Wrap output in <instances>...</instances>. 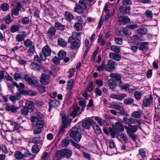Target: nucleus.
I'll return each instance as SVG.
<instances>
[{
  "label": "nucleus",
  "instance_id": "nucleus-1",
  "mask_svg": "<svg viewBox=\"0 0 160 160\" xmlns=\"http://www.w3.org/2000/svg\"><path fill=\"white\" fill-rule=\"evenodd\" d=\"M84 129L83 127L78 126L74 127L69 132L71 137L76 142H79L81 138L82 135L81 132H83Z\"/></svg>",
  "mask_w": 160,
  "mask_h": 160
},
{
  "label": "nucleus",
  "instance_id": "nucleus-2",
  "mask_svg": "<svg viewBox=\"0 0 160 160\" xmlns=\"http://www.w3.org/2000/svg\"><path fill=\"white\" fill-rule=\"evenodd\" d=\"M110 76L112 78L111 80L112 82H110L109 83V86L111 89L114 91V88L117 86L118 83L119 84L122 83L121 79V77L120 74L114 73H111Z\"/></svg>",
  "mask_w": 160,
  "mask_h": 160
},
{
  "label": "nucleus",
  "instance_id": "nucleus-3",
  "mask_svg": "<svg viewBox=\"0 0 160 160\" xmlns=\"http://www.w3.org/2000/svg\"><path fill=\"white\" fill-rule=\"evenodd\" d=\"M51 73L50 71H46L42 74L40 82L42 84L46 85L50 83L51 81Z\"/></svg>",
  "mask_w": 160,
  "mask_h": 160
},
{
  "label": "nucleus",
  "instance_id": "nucleus-4",
  "mask_svg": "<svg viewBox=\"0 0 160 160\" xmlns=\"http://www.w3.org/2000/svg\"><path fill=\"white\" fill-rule=\"evenodd\" d=\"M68 42L71 43V48L72 49H78L80 46V41L77 38L71 36L69 37Z\"/></svg>",
  "mask_w": 160,
  "mask_h": 160
},
{
  "label": "nucleus",
  "instance_id": "nucleus-5",
  "mask_svg": "<svg viewBox=\"0 0 160 160\" xmlns=\"http://www.w3.org/2000/svg\"><path fill=\"white\" fill-rule=\"evenodd\" d=\"M51 50L50 47L48 45L45 46L42 49V52L40 54V58L43 61L46 59L47 57L50 55Z\"/></svg>",
  "mask_w": 160,
  "mask_h": 160
},
{
  "label": "nucleus",
  "instance_id": "nucleus-6",
  "mask_svg": "<svg viewBox=\"0 0 160 160\" xmlns=\"http://www.w3.org/2000/svg\"><path fill=\"white\" fill-rule=\"evenodd\" d=\"M86 4L84 1L83 0H80L78 2V4L76 5L74 11L79 14L82 13L83 9H86Z\"/></svg>",
  "mask_w": 160,
  "mask_h": 160
},
{
  "label": "nucleus",
  "instance_id": "nucleus-7",
  "mask_svg": "<svg viewBox=\"0 0 160 160\" xmlns=\"http://www.w3.org/2000/svg\"><path fill=\"white\" fill-rule=\"evenodd\" d=\"M24 79L32 87H36L38 85V80L34 77H29L27 74H25L24 75Z\"/></svg>",
  "mask_w": 160,
  "mask_h": 160
},
{
  "label": "nucleus",
  "instance_id": "nucleus-8",
  "mask_svg": "<svg viewBox=\"0 0 160 160\" xmlns=\"http://www.w3.org/2000/svg\"><path fill=\"white\" fill-rule=\"evenodd\" d=\"M109 5L107 3H106L103 8L104 11L106 14L105 18V21H107L108 19L112 16L114 14V11L109 12Z\"/></svg>",
  "mask_w": 160,
  "mask_h": 160
},
{
  "label": "nucleus",
  "instance_id": "nucleus-9",
  "mask_svg": "<svg viewBox=\"0 0 160 160\" xmlns=\"http://www.w3.org/2000/svg\"><path fill=\"white\" fill-rule=\"evenodd\" d=\"M115 63L112 60H108L107 64L105 66V70L108 72H112L115 69Z\"/></svg>",
  "mask_w": 160,
  "mask_h": 160
},
{
  "label": "nucleus",
  "instance_id": "nucleus-10",
  "mask_svg": "<svg viewBox=\"0 0 160 160\" xmlns=\"http://www.w3.org/2000/svg\"><path fill=\"white\" fill-rule=\"evenodd\" d=\"M62 116V127L61 128L59 132L61 133L62 132H63L65 128L68 127L67 120L68 119V117L64 113H62L61 114Z\"/></svg>",
  "mask_w": 160,
  "mask_h": 160
},
{
  "label": "nucleus",
  "instance_id": "nucleus-11",
  "mask_svg": "<svg viewBox=\"0 0 160 160\" xmlns=\"http://www.w3.org/2000/svg\"><path fill=\"white\" fill-rule=\"evenodd\" d=\"M118 22L120 23V24L122 25L126 24L128 23L129 22L130 20L127 16H120L119 14H118Z\"/></svg>",
  "mask_w": 160,
  "mask_h": 160
},
{
  "label": "nucleus",
  "instance_id": "nucleus-12",
  "mask_svg": "<svg viewBox=\"0 0 160 160\" xmlns=\"http://www.w3.org/2000/svg\"><path fill=\"white\" fill-rule=\"evenodd\" d=\"M93 123V121L92 119L89 118H88L82 122L83 128L86 129H89Z\"/></svg>",
  "mask_w": 160,
  "mask_h": 160
},
{
  "label": "nucleus",
  "instance_id": "nucleus-13",
  "mask_svg": "<svg viewBox=\"0 0 160 160\" xmlns=\"http://www.w3.org/2000/svg\"><path fill=\"white\" fill-rule=\"evenodd\" d=\"M118 86L121 89L127 91H128L130 93L134 91V89L128 84H118Z\"/></svg>",
  "mask_w": 160,
  "mask_h": 160
},
{
  "label": "nucleus",
  "instance_id": "nucleus-14",
  "mask_svg": "<svg viewBox=\"0 0 160 160\" xmlns=\"http://www.w3.org/2000/svg\"><path fill=\"white\" fill-rule=\"evenodd\" d=\"M123 121L125 123L128 124V126L131 125L132 123H138V126L140 125V124L137 119L132 118H128L126 117H124L123 118Z\"/></svg>",
  "mask_w": 160,
  "mask_h": 160
},
{
  "label": "nucleus",
  "instance_id": "nucleus-15",
  "mask_svg": "<svg viewBox=\"0 0 160 160\" xmlns=\"http://www.w3.org/2000/svg\"><path fill=\"white\" fill-rule=\"evenodd\" d=\"M153 101V98L150 95L148 98L145 97L143 99L142 104L145 107H148L152 103Z\"/></svg>",
  "mask_w": 160,
  "mask_h": 160
},
{
  "label": "nucleus",
  "instance_id": "nucleus-16",
  "mask_svg": "<svg viewBox=\"0 0 160 160\" xmlns=\"http://www.w3.org/2000/svg\"><path fill=\"white\" fill-rule=\"evenodd\" d=\"M48 105L49 108L48 110L50 112L52 108L57 107L60 105V102L58 100H53L49 102Z\"/></svg>",
  "mask_w": 160,
  "mask_h": 160
},
{
  "label": "nucleus",
  "instance_id": "nucleus-17",
  "mask_svg": "<svg viewBox=\"0 0 160 160\" xmlns=\"http://www.w3.org/2000/svg\"><path fill=\"white\" fill-rule=\"evenodd\" d=\"M26 108H27L29 112H32L35 108L33 102L31 101H28L25 103Z\"/></svg>",
  "mask_w": 160,
  "mask_h": 160
},
{
  "label": "nucleus",
  "instance_id": "nucleus-18",
  "mask_svg": "<svg viewBox=\"0 0 160 160\" xmlns=\"http://www.w3.org/2000/svg\"><path fill=\"white\" fill-rule=\"evenodd\" d=\"M42 118V114L39 112H37L34 114L33 116H32L30 120L32 122H35L38 119H41Z\"/></svg>",
  "mask_w": 160,
  "mask_h": 160
},
{
  "label": "nucleus",
  "instance_id": "nucleus-19",
  "mask_svg": "<svg viewBox=\"0 0 160 160\" xmlns=\"http://www.w3.org/2000/svg\"><path fill=\"white\" fill-rule=\"evenodd\" d=\"M125 128L127 130V133L130 132V133H133L136 132L138 130V128L136 126H132L131 125L129 126H125Z\"/></svg>",
  "mask_w": 160,
  "mask_h": 160
},
{
  "label": "nucleus",
  "instance_id": "nucleus-20",
  "mask_svg": "<svg viewBox=\"0 0 160 160\" xmlns=\"http://www.w3.org/2000/svg\"><path fill=\"white\" fill-rule=\"evenodd\" d=\"M114 129L115 131L123 132L124 131V127L120 122H117L115 123Z\"/></svg>",
  "mask_w": 160,
  "mask_h": 160
},
{
  "label": "nucleus",
  "instance_id": "nucleus-21",
  "mask_svg": "<svg viewBox=\"0 0 160 160\" xmlns=\"http://www.w3.org/2000/svg\"><path fill=\"white\" fill-rule=\"evenodd\" d=\"M19 85H20V83L18 84L16 82H13L12 83H8V87L9 90L12 91L14 87L15 86H16L18 88L19 92H20V87L19 86Z\"/></svg>",
  "mask_w": 160,
  "mask_h": 160
},
{
  "label": "nucleus",
  "instance_id": "nucleus-22",
  "mask_svg": "<svg viewBox=\"0 0 160 160\" xmlns=\"http://www.w3.org/2000/svg\"><path fill=\"white\" fill-rule=\"evenodd\" d=\"M109 57L110 59L118 61H119L121 59V57L119 55L114 52L110 53Z\"/></svg>",
  "mask_w": 160,
  "mask_h": 160
},
{
  "label": "nucleus",
  "instance_id": "nucleus-23",
  "mask_svg": "<svg viewBox=\"0 0 160 160\" xmlns=\"http://www.w3.org/2000/svg\"><path fill=\"white\" fill-rule=\"evenodd\" d=\"M130 7H126L122 6H121L119 8L121 13L123 14L129 13L130 12Z\"/></svg>",
  "mask_w": 160,
  "mask_h": 160
},
{
  "label": "nucleus",
  "instance_id": "nucleus-24",
  "mask_svg": "<svg viewBox=\"0 0 160 160\" xmlns=\"http://www.w3.org/2000/svg\"><path fill=\"white\" fill-rule=\"evenodd\" d=\"M29 154V151L25 148L21 149V159L28 157Z\"/></svg>",
  "mask_w": 160,
  "mask_h": 160
},
{
  "label": "nucleus",
  "instance_id": "nucleus-25",
  "mask_svg": "<svg viewBox=\"0 0 160 160\" xmlns=\"http://www.w3.org/2000/svg\"><path fill=\"white\" fill-rule=\"evenodd\" d=\"M18 109L19 108L17 107L9 104H7L6 107V109L7 111H11L12 112H16Z\"/></svg>",
  "mask_w": 160,
  "mask_h": 160
},
{
  "label": "nucleus",
  "instance_id": "nucleus-26",
  "mask_svg": "<svg viewBox=\"0 0 160 160\" xmlns=\"http://www.w3.org/2000/svg\"><path fill=\"white\" fill-rule=\"evenodd\" d=\"M20 8V2H18L17 5L14 8L12 11V15H14L15 16H17L19 15V12Z\"/></svg>",
  "mask_w": 160,
  "mask_h": 160
},
{
  "label": "nucleus",
  "instance_id": "nucleus-27",
  "mask_svg": "<svg viewBox=\"0 0 160 160\" xmlns=\"http://www.w3.org/2000/svg\"><path fill=\"white\" fill-rule=\"evenodd\" d=\"M126 96V95L125 94H122L119 95L112 94L111 95V97L112 98L116 99L119 100H121Z\"/></svg>",
  "mask_w": 160,
  "mask_h": 160
},
{
  "label": "nucleus",
  "instance_id": "nucleus-28",
  "mask_svg": "<svg viewBox=\"0 0 160 160\" xmlns=\"http://www.w3.org/2000/svg\"><path fill=\"white\" fill-rule=\"evenodd\" d=\"M110 107L116 109L118 110H121L123 108L122 104L120 103H112L111 104Z\"/></svg>",
  "mask_w": 160,
  "mask_h": 160
},
{
  "label": "nucleus",
  "instance_id": "nucleus-29",
  "mask_svg": "<svg viewBox=\"0 0 160 160\" xmlns=\"http://www.w3.org/2000/svg\"><path fill=\"white\" fill-rule=\"evenodd\" d=\"M110 50L111 51L116 53H119L121 51L120 48L119 46H116L114 45H113L111 46L110 47Z\"/></svg>",
  "mask_w": 160,
  "mask_h": 160
},
{
  "label": "nucleus",
  "instance_id": "nucleus-30",
  "mask_svg": "<svg viewBox=\"0 0 160 160\" xmlns=\"http://www.w3.org/2000/svg\"><path fill=\"white\" fill-rule=\"evenodd\" d=\"M79 109L80 108L78 106L75 107L73 109V111L72 113V116L73 118H74L76 115L79 114L81 113V112H78Z\"/></svg>",
  "mask_w": 160,
  "mask_h": 160
},
{
  "label": "nucleus",
  "instance_id": "nucleus-31",
  "mask_svg": "<svg viewBox=\"0 0 160 160\" xmlns=\"http://www.w3.org/2000/svg\"><path fill=\"white\" fill-rule=\"evenodd\" d=\"M137 32L138 33L140 34H146L147 32V29L144 27L140 28L138 29L137 30Z\"/></svg>",
  "mask_w": 160,
  "mask_h": 160
},
{
  "label": "nucleus",
  "instance_id": "nucleus-32",
  "mask_svg": "<svg viewBox=\"0 0 160 160\" xmlns=\"http://www.w3.org/2000/svg\"><path fill=\"white\" fill-rule=\"evenodd\" d=\"M148 42H146L140 43V45L139 47V49L143 51L147 50L148 48Z\"/></svg>",
  "mask_w": 160,
  "mask_h": 160
},
{
  "label": "nucleus",
  "instance_id": "nucleus-33",
  "mask_svg": "<svg viewBox=\"0 0 160 160\" xmlns=\"http://www.w3.org/2000/svg\"><path fill=\"white\" fill-rule=\"evenodd\" d=\"M56 155L59 159L64 157L65 156L64 149L57 151L56 153Z\"/></svg>",
  "mask_w": 160,
  "mask_h": 160
},
{
  "label": "nucleus",
  "instance_id": "nucleus-34",
  "mask_svg": "<svg viewBox=\"0 0 160 160\" xmlns=\"http://www.w3.org/2000/svg\"><path fill=\"white\" fill-rule=\"evenodd\" d=\"M83 27L82 23L78 22H76L74 25L75 29L77 31L81 30Z\"/></svg>",
  "mask_w": 160,
  "mask_h": 160
},
{
  "label": "nucleus",
  "instance_id": "nucleus-35",
  "mask_svg": "<svg viewBox=\"0 0 160 160\" xmlns=\"http://www.w3.org/2000/svg\"><path fill=\"white\" fill-rule=\"evenodd\" d=\"M65 17L66 19L70 21L73 18V15L68 11H66L65 13Z\"/></svg>",
  "mask_w": 160,
  "mask_h": 160
},
{
  "label": "nucleus",
  "instance_id": "nucleus-36",
  "mask_svg": "<svg viewBox=\"0 0 160 160\" xmlns=\"http://www.w3.org/2000/svg\"><path fill=\"white\" fill-rule=\"evenodd\" d=\"M58 44L62 47H65L67 45V42L61 38H59L58 40Z\"/></svg>",
  "mask_w": 160,
  "mask_h": 160
},
{
  "label": "nucleus",
  "instance_id": "nucleus-37",
  "mask_svg": "<svg viewBox=\"0 0 160 160\" xmlns=\"http://www.w3.org/2000/svg\"><path fill=\"white\" fill-rule=\"evenodd\" d=\"M141 112L140 110L134 111L132 113V116L136 118H139L141 116Z\"/></svg>",
  "mask_w": 160,
  "mask_h": 160
},
{
  "label": "nucleus",
  "instance_id": "nucleus-38",
  "mask_svg": "<svg viewBox=\"0 0 160 160\" xmlns=\"http://www.w3.org/2000/svg\"><path fill=\"white\" fill-rule=\"evenodd\" d=\"M93 128L97 134H100L102 132V131L98 124L95 123L94 124Z\"/></svg>",
  "mask_w": 160,
  "mask_h": 160
},
{
  "label": "nucleus",
  "instance_id": "nucleus-39",
  "mask_svg": "<svg viewBox=\"0 0 160 160\" xmlns=\"http://www.w3.org/2000/svg\"><path fill=\"white\" fill-rule=\"evenodd\" d=\"M55 26L58 29L61 30H63L65 28L64 25L58 22H56L55 23Z\"/></svg>",
  "mask_w": 160,
  "mask_h": 160
},
{
  "label": "nucleus",
  "instance_id": "nucleus-40",
  "mask_svg": "<svg viewBox=\"0 0 160 160\" xmlns=\"http://www.w3.org/2000/svg\"><path fill=\"white\" fill-rule=\"evenodd\" d=\"M58 56L59 59H63L66 56V52L63 50H60L58 53Z\"/></svg>",
  "mask_w": 160,
  "mask_h": 160
},
{
  "label": "nucleus",
  "instance_id": "nucleus-41",
  "mask_svg": "<svg viewBox=\"0 0 160 160\" xmlns=\"http://www.w3.org/2000/svg\"><path fill=\"white\" fill-rule=\"evenodd\" d=\"M69 140L66 138L63 139L61 142V144L62 146L64 147H67L69 144Z\"/></svg>",
  "mask_w": 160,
  "mask_h": 160
},
{
  "label": "nucleus",
  "instance_id": "nucleus-42",
  "mask_svg": "<svg viewBox=\"0 0 160 160\" xmlns=\"http://www.w3.org/2000/svg\"><path fill=\"white\" fill-rule=\"evenodd\" d=\"M102 34H100L98 40V42L100 43V45L102 46H103L105 44V41L102 38Z\"/></svg>",
  "mask_w": 160,
  "mask_h": 160
},
{
  "label": "nucleus",
  "instance_id": "nucleus-43",
  "mask_svg": "<svg viewBox=\"0 0 160 160\" xmlns=\"http://www.w3.org/2000/svg\"><path fill=\"white\" fill-rule=\"evenodd\" d=\"M20 96V92H18L16 94L17 97L13 96H10L9 97V99L12 102H14L17 100L19 99L20 98L19 97V96Z\"/></svg>",
  "mask_w": 160,
  "mask_h": 160
},
{
  "label": "nucleus",
  "instance_id": "nucleus-44",
  "mask_svg": "<svg viewBox=\"0 0 160 160\" xmlns=\"http://www.w3.org/2000/svg\"><path fill=\"white\" fill-rule=\"evenodd\" d=\"M56 32V30L55 28H51L48 30V33L51 36H52L55 35Z\"/></svg>",
  "mask_w": 160,
  "mask_h": 160
},
{
  "label": "nucleus",
  "instance_id": "nucleus-45",
  "mask_svg": "<svg viewBox=\"0 0 160 160\" xmlns=\"http://www.w3.org/2000/svg\"><path fill=\"white\" fill-rule=\"evenodd\" d=\"M73 80L72 79L70 80L68 82V84L67 88L69 90H71L72 88L73 84Z\"/></svg>",
  "mask_w": 160,
  "mask_h": 160
},
{
  "label": "nucleus",
  "instance_id": "nucleus-46",
  "mask_svg": "<svg viewBox=\"0 0 160 160\" xmlns=\"http://www.w3.org/2000/svg\"><path fill=\"white\" fill-rule=\"evenodd\" d=\"M65 156L66 158H70L72 155V152L70 150L67 149H64Z\"/></svg>",
  "mask_w": 160,
  "mask_h": 160
},
{
  "label": "nucleus",
  "instance_id": "nucleus-47",
  "mask_svg": "<svg viewBox=\"0 0 160 160\" xmlns=\"http://www.w3.org/2000/svg\"><path fill=\"white\" fill-rule=\"evenodd\" d=\"M120 137L122 141L124 143H127L128 140V138L127 136L123 133H121Z\"/></svg>",
  "mask_w": 160,
  "mask_h": 160
},
{
  "label": "nucleus",
  "instance_id": "nucleus-48",
  "mask_svg": "<svg viewBox=\"0 0 160 160\" xmlns=\"http://www.w3.org/2000/svg\"><path fill=\"white\" fill-rule=\"evenodd\" d=\"M134 95L137 100H139L141 98L142 94L141 92L137 91L134 92Z\"/></svg>",
  "mask_w": 160,
  "mask_h": 160
},
{
  "label": "nucleus",
  "instance_id": "nucleus-49",
  "mask_svg": "<svg viewBox=\"0 0 160 160\" xmlns=\"http://www.w3.org/2000/svg\"><path fill=\"white\" fill-rule=\"evenodd\" d=\"M134 100L132 98H128L125 99L124 100V103L127 105L131 104L133 103Z\"/></svg>",
  "mask_w": 160,
  "mask_h": 160
},
{
  "label": "nucleus",
  "instance_id": "nucleus-50",
  "mask_svg": "<svg viewBox=\"0 0 160 160\" xmlns=\"http://www.w3.org/2000/svg\"><path fill=\"white\" fill-rule=\"evenodd\" d=\"M36 126L42 128L43 127L44 122L43 120H39L37 121L36 124Z\"/></svg>",
  "mask_w": 160,
  "mask_h": 160
},
{
  "label": "nucleus",
  "instance_id": "nucleus-51",
  "mask_svg": "<svg viewBox=\"0 0 160 160\" xmlns=\"http://www.w3.org/2000/svg\"><path fill=\"white\" fill-rule=\"evenodd\" d=\"M30 67L32 69L35 70H37L40 68V66L37 63L32 62L30 65Z\"/></svg>",
  "mask_w": 160,
  "mask_h": 160
},
{
  "label": "nucleus",
  "instance_id": "nucleus-52",
  "mask_svg": "<svg viewBox=\"0 0 160 160\" xmlns=\"http://www.w3.org/2000/svg\"><path fill=\"white\" fill-rule=\"evenodd\" d=\"M145 16L148 19H152V13L151 11L147 10L145 12Z\"/></svg>",
  "mask_w": 160,
  "mask_h": 160
},
{
  "label": "nucleus",
  "instance_id": "nucleus-53",
  "mask_svg": "<svg viewBox=\"0 0 160 160\" xmlns=\"http://www.w3.org/2000/svg\"><path fill=\"white\" fill-rule=\"evenodd\" d=\"M1 8L3 11H6L9 9V5L7 3H3L1 6Z\"/></svg>",
  "mask_w": 160,
  "mask_h": 160
},
{
  "label": "nucleus",
  "instance_id": "nucleus-54",
  "mask_svg": "<svg viewBox=\"0 0 160 160\" xmlns=\"http://www.w3.org/2000/svg\"><path fill=\"white\" fill-rule=\"evenodd\" d=\"M39 151V148L37 144L33 146L32 147V151L33 153H37Z\"/></svg>",
  "mask_w": 160,
  "mask_h": 160
},
{
  "label": "nucleus",
  "instance_id": "nucleus-55",
  "mask_svg": "<svg viewBox=\"0 0 160 160\" xmlns=\"http://www.w3.org/2000/svg\"><path fill=\"white\" fill-rule=\"evenodd\" d=\"M95 119L97 120L100 126H102L104 121L98 117H96Z\"/></svg>",
  "mask_w": 160,
  "mask_h": 160
},
{
  "label": "nucleus",
  "instance_id": "nucleus-56",
  "mask_svg": "<svg viewBox=\"0 0 160 160\" xmlns=\"http://www.w3.org/2000/svg\"><path fill=\"white\" fill-rule=\"evenodd\" d=\"M19 28V27L18 26L13 25L11 28V31L12 32H15L18 31Z\"/></svg>",
  "mask_w": 160,
  "mask_h": 160
},
{
  "label": "nucleus",
  "instance_id": "nucleus-57",
  "mask_svg": "<svg viewBox=\"0 0 160 160\" xmlns=\"http://www.w3.org/2000/svg\"><path fill=\"white\" fill-rule=\"evenodd\" d=\"M127 27L131 29H134L138 27V25L136 23H133L127 26Z\"/></svg>",
  "mask_w": 160,
  "mask_h": 160
},
{
  "label": "nucleus",
  "instance_id": "nucleus-58",
  "mask_svg": "<svg viewBox=\"0 0 160 160\" xmlns=\"http://www.w3.org/2000/svg\"><path fill=\"white\" fill-rule=\"evenodd\" d=\"M122 32L126 35H131V32L130 30L126 28H124L122 30Z\"/></svg>",
  "mask_w": 160,
  "mask_h": 160
},
{
  "label": "nucleus",
  "instance_id": "nucleus-59",
  "mask_svg": "<svg viewBox=\"0 0 160 160\" xmlns=\"http://www.w3.org/2000/svg\"><path fill=\"white\" fill-rule=\"evenodd\" d=\"M29 112V111L26 107L23 108L21 111L22 114L23 115H27Z\"/></svg>",
  "mask_w": 160,
  "mask_h": 160
},
{
  "label": "nucleus",
  "instance_id": "nucleus-60",
  "mask_svg": "<svg viewBox=\"0 0 160 160\" xmlns=\"http://www.w3.org/2000/svg\"><path fill=\"white\" fill-rule=\"evenodd\" d=\"M41 128L36 126L34 129V134H38L41 132Z\"/></svg>",
  "mask_w": 160,
  "mask_h": 160
},
{
  "label": "nucleus",
  "instance_id": "nucleus-61",
  "mask_svg": "<svg viewBox=\"0 0 160 160\" xmlns=\"http://www.w3.org/2000/svg\"><path fill=\"white\" fill-rule=\"evenodd\" d=\"M11 124L14 127L13 128L15 130H18L20 127L19 124L16 122H12Z\"/></svg>",
  "mask_w": 160,
  "mask_h": 160
},
{
  "label": "nucleus",
  "instance_id": "nucleus-62",
  "mask_svg": "<svg viewBox=\"0 0 160 160\" xmlns=\"http://www.w3.org/2000/svg\"><path fill=\"white\" fill-rule=\"evenodd\" d=\"M94 92L96 93L97 95L100 96L102 95V92L98 88H96L95 89Z\"/></svg>",
  "mask_w": 160,
  "mask_h": 160
},
{
  "label": "nucleus",
  "instance_id": "nucleus-63",
  "mask_svg": "<svg viewBox=\"0 0 160 160\" xmlns=\"http://www.w3.org/2000/svg\"><path fill=\"white\" fill-rule=\"evenodd\" d=\"M108 145L110 148H113L115 147V142L112 140H110Z\"/></svg>",
  "mask_w": 160,
  "mask_h": 160
},
{
  "label": "nucleus",
  "instance_id": "nucleus-64",
  "mask_svg": "<svg viewBox=\"0 0 160 160\" xmlns=\"http://www.w3.org/2000/svg\"><path fill=\"white\" fill-rule=\"evenodd\" d=\"M95 82L99 87H101L103 85V81L101 79H96Z\"/></svg>",
  "mask_w": 160,
  "mask_h": 160
}]
</instances>
